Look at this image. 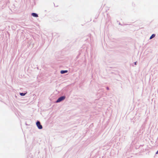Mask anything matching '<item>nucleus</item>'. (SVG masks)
<instances>
[{
	"mask_svg": "<svg viewBox=\"0 0 158 158\" xmlns=\"http://www.w3.org/2000/svg\"><path fill=\"white\" fill-rule=\"evenodd\" d=\"M31 15H32V16L34 17H38V15L37 14H36L35 13H32Z\"/></svg>",
	"mask_w": 158,
	"mask_h": 158,
	"instance_id": "obj_3",
	"label": "nucleus"
},
{
	"mask_svg": "<svg viewBox=\"0 0 158 158\" xmlns=\"http://www.w3.org/2000/svg\"><path fill=\"white\" fill-rule=\"evenodd\" d=\"M20 94L22 96H24L25 94H24L23 93H20Z\"/></svg>",
	"mask_w": 158,
	"mask_h": 158,
	"instance_id": "obj_6",
	"label": "nucleus"
},
{
	"mask_svg": "<svg viewBox=\"0 0 158 158\" xmlns=\"http://www.w3.org/2000/svg\"><path fill=\"white\" fill-rule=\"evenodd\" d=\"M155 36V34H152L151 36L150 37V39H152Z\"/></svg>",
	"mask_w": 158,
	"mask_h": 158,
	"instance_id": "obj_5",
	"label": "nucleus"
},
{
	"mask_svg": "<svg viewBox=\"0 0 158 158\" xmlns=\"http://www.w3.org/2000/svg\"><path fill=\"white\" fill-rule=\"evenodd\" d=\"M65 98V96H62L59 98L56 101V102H60L64 100Z\"/></svg>",
	"mask_w": 158,
	"mask_h": 158,
	"instance_id": "obj_1",
	"label": "nucleus"
},
{
	"mask_svg": "<svg viewBox=\"0 0 158 158\" xmlns=\"http://www.w3.org/2000/svg\"><path fill=\"white\" fill-rule=\"evenodd\" d=\"M36 125L38 127L39 129H42V126L40 124V123L39 121H37L36 122Z\"/></svg>",
	"mask_w": 158,
	"mask_h": 158,
	"instance_id": "obj_2",
	"label": "nucleus"
},
{
	"mask_svg": "<svg viewBox=\"0 0 158 158\" xmlns=\"http://www.w3.org/2000/svg\"><path fill=\"white\" fill-rule=\"evenodd\" d=\"M136 62H135V65H136Z\"/></svg>",
	"mask_w": 158,
	"mask_h": 158,
	"instance_id": "obj_7",
	"label": "nucleus"
},
{
	"mask_svg": "<svg viewBox=\"0 0 158 158\" xmlns=\"http://www.w3.org/2000/svg\"><path fill=\"white\" fill-rule=\"evenodd\" d=\"M68 72L67 70H61L60 71V73L61 74H63L65 73H66Z\"/></svg>",
	"mask_w": 158,
	"mask_h": 158,
	"instance_id": "obj_4",
	"label": "nucleus"
}]
</instances>
